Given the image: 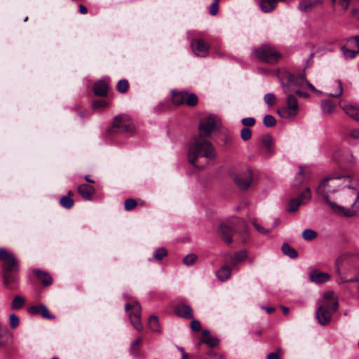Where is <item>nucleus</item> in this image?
<instances>
[{"label": "nucleus", "mask_w": 359, "mask_h": 359, "mask_svg": "<svg viewBox=\"0 0 359 359\" xmlns=\"http://www.w3.org/2000/svg\"><path fill=\"white\" fill-rule=\"evenodd\" d=\"M278 78L286 95V107L278 110V114L282 118L293 117L297 114L299 107L297 96L304 98L309 97V94L304 90L306 86L313 93H321L306 79L304 71L295 74L283 70L278 74Z\"/></svg>", "instance_id": "f257e3e1"}, {"label": "nucleus", "mask_w": 359, "mask_h": 359, "mask_svg": "<svg viewBox=\"0 0 359 359\" xmlns=\"http://www.w3.org/2000/svg\"><path fill=\"white\" fill-rule=\"evenodd\" d=\"M349 182L350 177L347 175H332L323 180L316 189L317 194L323 196L324 202L332 208L334 213L340 216L351 217L355 215V211L352 208H346L330 201L329 195L341 190L346 186L343 184Z\"/></svg>", "instance_id": "f03ea898"}, {"label": "nucleus", "mask_w": 359, "mask_h": 359, "mask_svg": "<svg viewBox=\"0 0 359 359\" xmlns=\"http://www.w3.org/2000/svg\"><path fill=\"white\" fill-rule=\"evenodd\" d=\"M0 259L4 262L2 267V278L6 287L13 290L19 282V262L14 255L4 248H0Z\"/></svg>", "instance_id": "7ed1b4c3"}, {"label": "nucleus", "mask_w": 359, "mask_h": 359, "mask_svg": "<svg viewBox=\"0 0 359 359\" xmlns=\"http://www.w3.org/2000/svg\"><path fill=\"white\" fill-rule=\"evenodd\" d=\"M337 271L344 282L359 281V256L343 255L336 261Z\"/></svg>", "instance_id": "20e7f679"}, {"label": "nucleus", "mask_w": 359, "mask_h": 359, "mask_svg": "<svg viewBox=\"0 0 359 359\" xmlns=\"http://www.w3.org/2000/svg\"><path fill=\"white\" fill-rule=\"evenodd\" d=\"M215 156V149L210 141L202 135H198L194 138L188 153L189 162L192 165L196 167V161L199 157L212 158Z\"/></svg>", "instance_id": "39448f33"}, {"label": "nucleus", "mask_w": 359, "mask_h": 359, "mask_svg": "<svg viewBox=\"0 0 359 359\" xmlns=\"http://www.w3.org/2000/svg\"><path fill=\"white\" fill-rule=\"evenodd\" d=\"M339 308L338 298L334 292L327 291L323 294V304L316 310V315L318 322L321 325H328L332 315Z\"/></svg>", "instance_id": "423d86ee"}, {"label": "nucleus", "mask_w": 359, "mask_h": 359, "mask_svg": "<svg viewBox=\"0 0 359 359\" xmlns=\"http://www.w3.org/2000/svg\"><path fill=\"white\" fill-rule=\"evenodd\" d=\"M220 238L226 243L232 242V236L236 233L241 234L247 233V226L245 221L234 218L222 222L219 226Z\"/></svg>", "instance_id": "0eeeda50"}, {"label": "nucleus", "mask_w": 359, "mask_h": 359, "mask_svg": "<svg viewBox=\"0 0 359 359\" xmlns=\"http://www.w3.org/2000/svg\"><path fill=\"white\" fill-rule=\"evenodd\" d=\"M254 54L259 61L269 64L276 63L281 54L271 44H264L254 50Z\"/></svg>", "instance_id": "6e6552de"}, {"label": "nucleus", "mask_w": 359, "mask_h": 359, "mask_svg": "<svg viewBox=\"0 0 359 359\" xmlns=\"http://www.w3.org/2000/svg\"><path fill=\"white\" fill-rule=\"evenodd\" d=\"M135 131V126L130 118L125 114L114 117L112 126L109 132L111 133H123L130 135Z\"/></svg>", "instance_id": "1a4fd4ad"}, {"label": "nucleus", "mask_w": 359, "mask_h": 359, "mask_svg": "<svg viewBox=\"0 0 359 359\" xmlns=\"http://www.w3.org/2000/svg\"><path fill=\"white\" fill-rule=\"evenodd\" d=\"M172 102L175 105L186 104L189 107H194L198 104V99L196 94L187 91L172 90Z\"/></svg>", "instance_id": "9d476101"}, {"label": "nucleus", "mask_w": 359, "mask_h": 359, "mask_svg": "<svg viewBox=\"0 0 359 359\" xmlns=\"http://www.w3.org/2000/svg\"><path fill=\"white\" fill-rule=\"evenodd\" d=\"M219 121L215 117L209 116L200 121L198 126L200 133L198 135L209 137L213 133L219 130Z\"/></svg>", "instance_id": "9b49d317"}, {"label": "nucleus", "mask_w": 359, "mask_h": 359, "mask_svg": "<svg viewBox=\"0 0 359 359\" xmlns=\"http://www.w3.org/2000/svg\"><path fill=\"white\" fill-rule=\"evenodd\" d=\"M130 309H133V311L129 314V318L131 324L138 331H141L143 329L142 324L141 323V305L138 302H133L132 304L127 303L125 306V310L126 311Z\"/></svg>", "instance_id": "f8f14e48"}, {"label": "nucleus", "mask_w": 359, "mask_h": 359, "mask_svg": "<svg viewBox=\"0 0 359 359\" xmlns=\"http://www.w3.org/2000/svg\"><path fill=\"white\" fill-rule=\"evenodd\" d=\"M233 180L241 189L246 190L250 187L252 181V170L248 169L243 172L236 174Z\"/></svg>", "instance_id": "ddd939ff"}, {"label": "nucleus", "mask_w": 359, "mask_h": 359, "mask_svg": "<svg viewBox=\"0 0 359 359\" xmlns=\"http://www.w3.org/2000/svg\"><path fill=\"white\" fill-rule=\"evenodd\" d=\"M191 47L197 57H204L208 55L210 45L201 39H194L191 42Z\"/></svg>", "instance_id": "4468645a"}, {"label": "nucleus", "mask_w": 359, "mask_h": 359, "mask_svg": "<svg viewBox=\"0 0 359 359\" xmlns=\"http://www.w3.org/2000/svg\"><path fill=\"white\" fill-rule=\"evenodd\" d=\"M174 313L178 317L184 319H192L194 318L193 310L189 305L179 304L174 307Z\"/></svg>", "instance_id": "2eb2a0df"}, {"label": "nucleus", "mask_w": 359, "mask_h": 359, "mask_svg": "<svg viewBox=\"0 0 359 359\" xmlns=\"http://www.w3.org/2000/svg\"><path fill=\"white\" fill-rule=\"evenodd\" d=\"M322 4V0H299L298 9L303 13H309Z\"/></svg>", "instance_id": "dca6fc26"}, {"label": "nucleus", "mask_w": 359, "mask_h": 359, "mask_svg": "<svg viewBox=\"0 0 359 359\" xmlns=\"http://www.w3.org/2000/svg\"><path fill=\"white\" fill-rule=\"evenodd\" d=\"M29 313L31 315L40 314L43 318L47 319H54V316L49 313L47 307L44 304L34 305L29 308Z\"/></svg>", "instance_id": "f3484780"}, {"label": "nucleus", "mask_w": 359, "mask_h": 359, "mask_svg": "<svg viewBox=\"0 0 359 359\" xmlns=\"http://www.w3.org/2000/svg\"><path fill=\"white\" fill-rule=\"evenodd\" d=\"M78 193L86 201H91L95 193V189L88 184H82L77 188Z\"/></svg>", "instance_id": "a211bd4d"}, {"label": "nucleus", "mask_w": 359, "mask_h": 359, "mask_svg": "<svg viewBox=\"0 0 359 359\" xmlns=\"http://www.w3.org/2000/svg\"><path fill=\"white\" fill-rule=\"evenodd\" d=\"M330 277L329 273L321 272L317 269L311 271L309 273L310 280L318 284L327 282Z\"/></svg>", "instance_id": "6ab92c4d"}, {"label": "nucleus", "mask_w": 359, "mask_h": 359, "mask_svg": "<svg viewBox=\"0 0 359 359\" xmlns=\"http://www.w3.org/2000/svg\"><path fill=\"white\" fill-rule=\"evenodd\" d=\"M12 334L8 329L0 323V347L8 346L12 342Z\"/></svg>", "instance_id": "aec40b11"}, {"label": "nucleus", "mask_w": 359, "mask_h": 359, "mask_svg": "<svg viewBox=\"0 0 359 359\" xmlns=\"http://www.w3.org/2000/svg\"><path fill=\"white\" fill-rule=\"evenodd\" d=\"M109 90V83L107 80H100L97 81L93 86L94 93L100 97L107 95Z\"/></svg>", "instance_id": "412c9836"}, {"label": "nucleus", "mask_w": 359, "mask_h": 359, "mask_svg": "<svg viewBox=\"0 0 359 359\" xmlns=\"http://www.w3.org/2000/svg\"><path fill=\"white\" fill-rule=\"evenodd\" d=\"M32 271L44 286H49L52 284L53 278L48 272L38 269H35Z\"/></svg>", "instance_id": "4be33fe9"}, {"label": "nucleus", "mask_w": 359, "mask_h": 359, "mask_svg": "<svg viewBox=\"0 0 359 359\" xmlns=\"http://www.w3.org/2000/svg\"><path fill=\"white\" fill-rule=\"evenodd\" d=\"M74 193L72 191H69L67 196H63L60 200V205L65 209H71L74 204V201L72 199Z\"/></svg>", "instance_id": "5701e85b"}, {"label": "nucleus", "mask_w": 359, "mask_h": 359, "mask_svg": "<svg viewBox=\"0 0 359 359\" xmlns=\"http://www.w3.org/2000/svg\"><path fill=\"white\" fill-rule=\"evenodd\" d=\"M262 142L266 149L267 155L268 156H270L273 154L274 149L273 147V140L271 135H264L262 137Z\"/></svg>", "instance_id": "b1692460"}, {"label": "nucleus", "mask_w": 359, "mask_h": 359, "mask_svg": "<svg viewBox=\"0 0 359 359\" xmlns=\"http://www.w3.org/2000/svg\"><path fill=\"white\" fill-rule=\"evenodd\" d=\"M344 112L353 119L359 121V109L351 104L342 107Z\"/></svg>", "instance_id": "393cba45"}, {"label": "nucleus", "mask_w": 359, "mask_h": 359, "mask_svg": "<svg viewBox=\"0 0 359 359\" xmlns=\"http://www.w3.org/2000/svg\"><path fill=\"white\" fill-rule=\"evenodd\" d=\"M320 106L325 115L331 114L336 110V104L331 100H322Z\"/></svg>", "instance_id": "a878e982"}, {"label": "nucleus", "mask_w": 359, "mask_h": 359, "mask_svg": "<svg viewBox=\"0 0 359 359\" xmlns=\"http://www.w3.org/2000/svg\"><path fill=\"white\" fill-rule=\"evenodd\" d=\"M281 249L285 255L292 259H295L298 257V252L294 248H292L288 243H283Z\"/></svg>", "instance_id": "bb28decb"}, {"label": "nucleus", "mask_w": 359, "mask_h": 359, "mask_svg": "<svg viewBox=\"0 0 359 359\" xmlns=\"http://www.w3.org/2000/svg\"><path fill=\"white\" fill-rule=\"evenodd\" d=\"M217 276L222 281L229 279L231 276V268L226 265L222 266L217 272Z\"/></svg>", "instance_id": "cd10ccee"}, {"label": "nucleus", "mask_w": 359, "mask_h": 359, "mask_svg": "<svg viewBox=\"0 0 359 359\" xmlns=\"http://www.w3.org/2000/svg\"><path fill=\"white\" fill-rule=\"evenodd\" d=\"M247 258V252L242 250L235 253L233 256L231 257V264L232 266H236L238 263L242 262Z\"/></svg>", "instance_id": "c85d7f7f"}, {"label": "nucleus", "mask_w": 359, "mask_h": 359, "mask_svg": "<svg viewBox=\"0 0 359 359\" xmlns=\"http://www.w3.org/2000/svg\"><path fill=\"white\" fill-rule=\"evenodd\" d=\"M206 344L210 347H216L219 344V339L217 337H209L206 339H201L198 344Z\"/></svg>", "instance_id": "c756f323"}, {"label": "nucleus", "mask_w": 359, "mask_h": 359, "mask_svg": "<svg viewBox=\"0 0 359 359\" xmlns=\"http://www.w3.org/2000/svg\"><path fill=\"white\" fill-rule=\"evenodd\" d=\"M344 46H347L350 49H358L359 48V36L348 38Z\"/></svg>", "instance_id": "7c9ffc66"}, {"label": "nucleus", "mask_w": 359, "mask_h": 359, "mask_svg": "<svg viewBox=\"0 0 359 359\" xmlns=\"http://www.w3.org/2000/svg\"><path fill=\"white\" fill-rule=\"evenodd\" d=\"M149 325L150 329L153 332H160V326L157 316H151L149 319Z\"/></svg>", "instance_id": "2f4dec72"}, {"label": "nucleus", "mask_w": 359, "mask_h": 359, "mask_svg": "<svg viewBox=\"0 0 359 359\" xmlns=\"http://www.w3.org/2000/svg\"><path fill=\"white\" fill-rule=\"evenodd\" d=\"M301 201L299 198H293L291 199L288 203V206L287 208V211L289 212H296L299 205H301Z\"/></svg>", "instance_id": "473e14b6"}, {"label": "nucleus", "mask_w": 359, "mask_h": 359, "mask_svg": "<svg viewBox=\"0 0 359 359\" xmlns=\"http://www.w3.org/2000/svg\"><path fill=\"white\" fill-rule=\"evenodd\" d=\"M341 50L344 56L346 58L353 59L355 57V55L359 53V48L358 49H350L348 48L347 46H342Z\"/></svg>", "instance_id": "72a5a7b5"}, {"label": "nucleus", "mask_w": 359, "mask_h": 359, "mask_svg": "<svg viewBox=\"0 0 359 359\" xmlns=\"http://www.w3.org/2000/svg\"><path fill=\"white\" fill-rule=\"evenodd\" d=\"M302 235L303 239L307 241H312L317 237L316 231L311 229H306L303 231Z\"/></svg>", "instance_id": "f704fd0d"}, {"label": "nucleus", "mask_w": 359, "mask_h": 359, "mask_svg": "<svg viewBox=\"0 0 359 359\" xmlns=\"http://www.w3.org/2000/svg\"><path fill=\"white\" fill-rule=\"evenodd\" d=\"M311 198V189L307 187L306 189L301 193L296 198H299L301 203L304 204L310 201Z\"/></svg>", "instance_id": "c9c22d12"}, {"label": "nucleus", "mask_w": 359, "mask_h": 359, "mask_svg": "<svg viewBox=\"0 0 359 359\" xmlns=\"http://www.w3.org/2000/svg\"><path fill=\"white\" fill-rule=\"evenodd\" d=\"M117 90L121 93H126L129 88V83L126 79H121L117 83Z\"/></svg>", "instance_id": "e433bc0d"}, {"label": "nucleus", "mask_w": 359, "mask_h": 359, "mask_svg": "<svg viewBox=\"0 0 359 359\" xmlns=\"http://www.w3.org/2000/svg\"><path fill=\"white\" fill-rule=\"evenodd\" d=\"M25 304V300L20 296H16L14 297L12 302V309H20Z\"/></svg>", "instance_id": "4c0bfd02"}, {"label": "nucleus", "mask_w": 359, "mask_h": 359, "mask_svg": "<svg viewBox=\"0 0 359 359\" xmlns=\"http://www.w3.org/2000/svg\"><path fill=\"white\" fill-rule=\"evenodd\" d=\"M334 84L336 86L337 90L335 92L330 93L329 96L332 97H338L343 93L342 83L341 82V81L337 80L335 81Z\"/></svg>", "instance_id": "58836bf2"}, {"label": "nucleus", "mask_w": 359, "mask_h": 359, "mask_svg": "<svg viewBox=\"0 0 359 359\" xmlns=\"http://www.w3.org/2000/svg\"><path fill=\"white\" fill-rule=\"evenodd\" d=\"M263 124L267 128H271L276 124V120L273 116L267 114L264 117Z\"/></svg>", "instance_id": "ea45409f"}, {"label": "nucleus", "mask_w": 359, "mask_h": 359, "mask_svg": "<svg viewBox=\"0 0 359 359\" xmlns=\"http://www.w3.org/2000/svg\"><path fill=\"white\" fill-rule=\"evenodd\" d=\"M168 255V251L165 248H158L154 254V258L156 260H161L163 257H166Z\"/></svg>", "instance_id": "a19ab883"}, {"label": "nucleus", "mask_w": 359, "mask_h": 359, "mask_svg": "<svg viewBox=\"0 0 359 359\" xmlns=\"http://www.w3.org/2000/svg\"><path fill=\"white\" fill-rule=\"evenodd\" d=\"M141 338H137L135 340H134L131 344L130 346V352L134 355H139V349L138 346L141 343Z\"/></svg>", "instance_id": "79ce46f5"}, {"label": "nucleus", "mask_w": 359, "mask_h": 359, "mask_svg": "<svg viewBox=\"0 0 359 359\" xmlns=\"http://www.w3.org/2000/svg\"><path fill=\"white\" fill-rule=\"evenodd\" d=\"M137 206V201L133 198H128L125 201L124 208L126 211L133 210Z\"/></svg>", "instance_id": "37998d69"}, {"label": "nucleus", "mask_w": 359, "mask_h": 359, "mask_svg": "<svg viewBox=\"0 0 359 359\" xmlns=\"http://www.w3.org/2000/svg\"><path fill=\"white\" fill-rule=\"evenodd\" d=\"M241 137L243 141H248L252 137V130L249 128H243L241 131Z\"/></svg>", "instance_id": "c03bdc74"}, {"label": "nucleus", "mask_w": 359, "mask_h": 359, "mask_svg": "<svg viewBox=\"0 0 359 359\" xmlns=\"http://www.w3.org/2000/svg\"><path fill=\"white\" fill-rule=\"evenodd\" d=\"M108 106V103L103 100H96L93 102V107L95 109H102Z\"/></svg>", "instance_id": "a18cd8bd"}, {"label": "nucleus", "mask_w": 359, "mask_h": 359, "mask_svg": "<svg viewBox=\"0 0 359 359\" xmlns=\"http://www.w3.org/2000/svg\"><path fill=\"white\" fill-rule=\"evenodd\" d=\"M264 100L269 106H273L276 102V98L274 94L269 93L264 95Z\"/></svg>", "instance_id": "49530a36"}, {"label": "nucleus", "mask_w": 359, "mask_h": 359, "mask_svg": "<svg viewBox=\"0 0 359 359\" xmlns=\"http://www.w3.org/2000/svg\"><path fill=\"white\" fill-rule=\"evenodd\" d=\"M196 258H197V257L194 254L187 255V256H185L184 257L183 263L185 265L189 266L195 262V261L196 260Z\"/></svg>", "instance_id": "de8ad7c7"}, {"label": "nucleus", "mask_w": 359, "mask_h": 359, "mask_svg": "<svg viewBox=\"0 0 359 359\" xmlns=\"http://www.w3.org/2000/svg\"><path fill=\"white\" fill-rule=\"evenodd\" d=\"M10 326L12 329H15L19 325V318L18 317L12 313L9 316Z\"/></svg>", "instance_id": "09e8293b"}, {"label": "nucleus", "mask_w": 359, "mask_h": 359, "mask_svg": "<svg viewBox=\"0 0 359 359\" xmlns=\"http://www.w3.org/2000/svg\"><path fill=\"white\" fill-rule=\"evenodd\" d=\"M241 123L245 128L252 127L255 124V119L253 117L243 118L241 120Z\"/></svg>", "instance_id": "8fccbe9b"}, {"label": "nucleus", "mask_w": 359, "mask_h": 359, "mask_svg": "<svg viewBox=\"0 0 359 359\" xmlns=\"http://www.w3.org/2000/svg\"><path fill=\"white\" fill-rule=\"evenodd\" d=\"M190 327L194 332H199L201 330V323L197 320H191Z\"/></svg>", "instance_id": "3c124183"}, {"label": "nucleus", "mask_w": 359, "mask_h": 359, "mask_svg": "<svg viewBox=\"0 0 359 359\" xmlns=\"http://www.w3.org/2000/svg\"><path fill=\"white\" fill-rule=\"evenodd\" d=\"M252 224L255 226V228L262 233H268L270 232L269 230L262 227L256 220H253Z\"/></svg>", "instance_id": "603ef678"}, {"label": "nucleus", "mask_w": 359, "mask_h": 359, "mask_svg": "<svg viewBox=\"0 0 359 359\" xmlns=\"http://www.w3.org/2000/svg\"><path fill=\"white\" fill-rule=\"evenodd\" d=\"M332 3L338 2L344 10H347L349 6L350 0H332Z\"/></svg>", "instance_id": "864d4df0"}, {"label": "nucleus", "mask_w": 359, "mask_h": 359, "mask_svg": "<svg viewBox=\"0 0 359 359\" xmlns=\"http://www.w3.org/2000/svg\"><path fill=\"white\" fill-rule=\"evenodd\" d=\"M218 4L217 2H213L211 5H210V15H215L218 12Z\"/></svg>", "instance_id": "5fc2aeb1"}, {"label": "nucleus", "mask_w": 359, "mask_h": 359, "mask_svg": "<svg viewBox=\"0 0 359 359\" xmlns=\"http://www.w3.org/2000/svg\"><path fill=\"white\" fill-rule=\"evenodd\" d=\"M165 109V104L164 103H160L156 105L154 110L156 114H160Z\"/></svg>", "instance_id": "6e6d98bb"}, {"label": "nucleus", "mask_w": 359, "mask_h": 359, "mask_svg": "<svg viewBox=\"0 0 359 359\" xmlns=\"http://www.w3.org/2000/svg\"><path fill=\"white\" fill-rule=\"evenodd\" d=\"M349 135L353 139H359V128L351 130Z\"/></svg>", "instance_id": "4d7b16f0"}, {"label": "nucleus", "mask_w": 359, "mask_h": 359, "mask_svg": "<svg viewBox=\"0 0 359 359\" xmlns=\"http://www.w3.org/2000/svg\"><path fill=\"white\" fill-rule=\"evenodd\" d=\"M280 355L278 353L273 352L268 354L266 359H279Z\"/></svg>", "instance_id": "13d9d810"}, {"label": "nucleus", "mask_w": 359, "mask_h": 359, "mask_svg": "<svg viewBox=\"0 0 359 359\" xmlns=\"http://www.w3.org/2000/svg\"><path fill=\"white\" fill-rule=\"evenodd\" d=\"M79 11L81 14H86L88 12L87 8L83 4L79 6Z\"/></svg>", "instance_id": "bf43d9fd"}, {"label": "nucleus", "mask_w": 359, "mask_h": 359, "mask_svg": "<svg viewBox=\"0 0 359 359\" xmlns=\"http://www.w3.org/2000/svg\"><path fill=\"white\" fill-rule=\"evenodd\" d=\"M262 309H264L268 313H271L275 311L274 307H262Z\"/></svg>", "instance_id": "052dcab7"}, {"label": "nucleus", "mask_w": 359, "mask_h": 359, "mask_svg": "<svg viewBox=\"0 0 359 359\" xmlns=\"http://www.w3.org/2000/svg\"><path fill=\"white\" fill-rule=\"evenodd\" d=\"M281 309L283 310V312L285 315L287 314L290 311V309L288 307L286 306H281Z\"/></svg>", "instance_id": "680f3d73"}, {"label": "nucleus", "mask_w": 359, "mask_h": 359, "mask_svg": "<svg viewBox=\"0 0 359 359\" xmlns=\"http://www.w3.org/2000/svg\"><path fill=\"white\" fill-rule=\"evenodd\" d=\"M85 180L88 182V183H90V184H94L95 183V181L91 180L90 177H89V175H86L85 176Z\"/></svg>", "instance_id": "e2e57ef3"}, {"label": "nucleus", "mask_w": 359, "mask_h": 359, "mask_svg": "<svg viewBox=\"0 0 359 359\" xmlns=\"http://www.w3.org/2000/svg\"><path fill=\"white\" fill-rule=\"evenodd\" d=\"M210 332L208 330H203V332H202V334L204 336V337H208L209 335Z\"/></svg>", "instance_id": "0e129e2a"}, {"label": "nucleus", "mask_w": 359, "mask_h": 359, "mask_svg": "<svg viewBox=\"0 0 359 359\" xmlns=\"http://www.w3.org/2000/svg\"><path fill=\"white\" fill-rule=\"evenodd\" d=\"M303 174H304V168H303V167L300 166L299 168L298 175L300 176V175H302Z\"/></svg>", "instance_id": "69168bd1"}, {"label": "nucleus", "mask_w": 359, "mask_h": 359, "mask_svg": "<svg viewBox=\"0 0 359 359\" xmlns=\"http://www.w3.org/2000/svg\"><path fill=\"white\" fill-rule=\"evenodd\" d=\"M358 201H359V192H357L356 193V198L355 199V201H354L353 205H354Z\"/></svg>", "instance_id": "338daca9"}, {"label": "nucleus", "mask_w": 359, "mask_h": 359, "mask_svg": "<svg viewBox=\"0 0 359 359\" xmlns=\"http://www.w3.org/2000/svg\"><path fill=\"white\" fill-rule=\"evenodd\" d=\"M217 359H225V356L222 353H219L217 355Z\"/></svg>", "instance_id": "774afa93"}]
</instances>
